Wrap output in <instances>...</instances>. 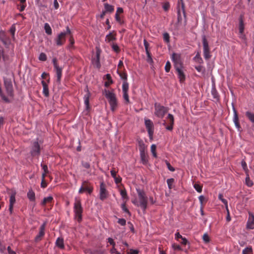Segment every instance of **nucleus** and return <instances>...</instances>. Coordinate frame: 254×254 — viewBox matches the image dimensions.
<instances>
[{
  "label": "nucleus",
  "instance_id": "44",
  "mask_svg": "<svg viewBox=\"0 0 254 254\" xmlns=\"http://www.w3.org/2000/svg\"><path fill=\"white\" fill-rule=\"evenodd\" d=\"M120 194L123 198H127V191L125 190H120Z\"/></svg>",
  "mask_w": 254,
  "mask_h": 254
},
{
  "label": "nucleus",
  "instance_id": "64",
  "mask_svg": "<svg viewBox=\"0 0 254 254\" xmlns=\"http://www.w3.org/2000/svg\"><path fill=\"white\" fill-rule=\"evenodd\" d=\"M111 175L114 179H116V172L114 170H112L111 171Z\"/></svg>",
  "mask_w": 254,
  "mask_h": 254
},
{
  "label": "nucleus",
  "instance_id": "20",
  "mask_svg": "<svg viewBox=\"0 0 254 254\" xmlns=\"http://www.w3.org/2000/svg\"><path fill=\"white\" fill-rule=\"evenodd\" d=\"M234 117H233V122L235 124V125L238 130H240L241 128L240 125L239 123V118L238 115L237 114V112H234Z\"/></svg>",
  "mask_w": 254,
  "mask_h": 254
},
{
  "label": "nucleus",
  "instance_id": "17",
  "mask_svg": "<svg viewBox=\"0 0 254 254\" xmlns=\"http://www.w3.org/2000/svg\"><path fill=\"white\" fill-rule=\"evenodd\" d=\"M177 72L178 77L179 78L180 82H183L186 79V75L183 71V67L176 69Z\"/></svg>",
  "mask_w": 254,
  "mask_h": 254
},
{
  "label": "nucleus",
  "instance_id": "16",
  "mask_svg": "<svg viewBox=\"0 0 254 254\" xmlns=\"http://www.w3.org/2000/svg\"><path fill=\"white\" fill-rule=\"evenodd\" d=\"M85 90L86 91V93L84 95L83 99L85 108L86 110H88L89 108V98L91 96V94L88 91L87 88H86Z\"/></svg>",
  "mask_w": 254,
  "mask_h": 254
},
{
  "label": "nucleus",
  "instance_id": "14",
  "mask_svg": "<svg viewBox=\"0 0 254 254\" xmlns=\"http://www.w3.org/2000/svg\"><path fill=\"white\" fill-rule=\"evenodd\" d=\"M54 70L56 73V82L58 83H60L61 77L62 76L63 67L55 65V68H54Z\"/></svg>",
  "mask_w": 254,
  "mask_h": 254
},
{
  "label": "nucleus",
  "instance_id": "39",
  "mask_svg": "<svg viewBox=\"0 0 254 254\" xmlns=\"http://www.w3.org/2000/svg\"><path fill=\"white\" fill-rule=\"evenodd\" d=\"M195 68L199 72L204 73L205 72V69L202 65L195 66Z\"/></svg>",
  "mask_w": 254,
  "mask_h": 254
},
{
  "label": "nucleus",
  "instance_id": "42",
  "mask_svg": "<svg viewBox=\"0 0 254 254\" xmlns=\"http://www.w3.org/2000/svg\"><path fill=\"white\" fill-rule=\"evenodd\" d=\"M252 252V249L251 247H247L243 250V254H249Z\"/></svg>",
  "mask_w": 254,
  "mask_h": 254
},
{
  "label": "nucleus",
  "instance_id": "24",
  "mask_svg": "<svg viewBox=\"0 0 254 254\" xmlns=\"http://www.w3.org/2000/svg\"><path fill=\"white\" fill-rule=\"evenodd\" d=\"M104 8H105V11L106 12H112L114 10V7L113 6L106 3L104 4Z\"/></svg>",
  "mask_w": 254,
  "mask_h": 254
},
{
  "label": "nucleus",
  "instance_id": "10",
  "mask_svg": "<svg viewBox=\"0 0 254 254\" xmlns=\"http://www.w3.org/2000/svg\"><path fill=\"white\" fill-rule=\"evenodd\" d=\"M4 85L5 88L7 93L11 96L13 93V85L12 83L11 80L9 78H4Z\"/></svg>",
  "mask_w": 254,
  "mask_h": 254
},
{
  "label": "nucleus",
  "instance_id": "4",
  "mask_svg": "<svg viewBox=\"0 0 254 254\" xmlns=\"http://www.w3.org/2000/svg\"><path fill=\"white\" fill-rule=\"evenodd\" d=\"M71 34V31L69 27H66V30L61 32L58 34L57 37L55 39V41L58 46H62L65 41V36L68 34Z\"/></svg>",
  "mask_w": 254,
  "mask_h": 254
},
{
  "label": "nucleus",
  "instance_id": "33",
  "mask_svg": "<svg viewBox=\"0 0 254 254\" xmlns=\"http://www.w3.org/2000/svg\"><path fill=\"white\" fill-rule=\"evenodd\" d=\"M245 182H246V185L248 187H252L253 185V182L250 179L249 175L248 174L247 175V177L246 178Z\"/></svg>",
  "mask_w": 254,
  "mask_h": 254
},
{
  "label": "nucleus",
  "instance_id": "21",
  "mask_svg": "<svg viewBox=\"0 0 254 254\" xmlns=\"http://www.w3.org/2000/svg\"><path fill=\"white\" fill-rule=\"evenodd\" d=\"M239 22V32L241 35L242 38H244L245 37V36L243 35V33L244 30V25L242 16H241L240 18Z\"/></svg>",
  "mask_w": 254,
  "mask_h": 254
},
{
  "label": "nucleus",
  "instance_id": "49",
  "mask_svg": "<svg viewBox=\"0 0 254 254\" xmlns=\"http://www.w3.org/2000/svg\"><path fill=\"white\" fill-rule=\"evenodd\" d=\"M171 66V65L169 61H168L166 63V64L165 66V70L166 72H168L170 71Z\"/></svg>",
  "mask_w": 254,
  "mask_h": 254
},
{
  "label": "nucleus",
  "instance_id": "30",
  "mask_svg": "<svg viewBox=\"0 0 254 254\" xmlns=\"http://www.w3.org/2000/svg\"><path fill=\"white\" fill-rule=\"evenodd\" d=\"M44 29L45 32L48 35H51L52 33V30L50 26V25L48 23H46L44 24Z\"/></svg>",
  "mask_w": 254,
  "mask_h": 254
},
{
  "label": "nucleus",
  "instance_id": "55",
  "mask_svg": "<svg viewBox=\"0 0 254 254\" xmlns=\"http://www.w3.org/2000/svg\"><path fill=\"white\" fill-rule=\"evenodd\" d=\"M166 163L168 169L170 171H171L172 172H174L175 171L174 168L173 167L168 161H166Z\"/></svg>",
  "mask_w": 254,
  "mask_h": 254
},
{
  "label": "nucleus",
  "instance_id": "43",
  "mask_svg": "<svg viewBox=\"0 0 254 254\" xmlns=\"http://www.w3.org/2000/svg\"><path fill=\"white\" fill-rule=\"evenodd\" d=\"M112 48L113 50L115 52H116L117 53H119V52H120V48H119V47L118 46V45L117 44H113L112 45Z\"/></svg>",
  "mask_w": 254,
  "mask_h": 254
},
{
  "label": "nucleus",
  "instance_id": "51",
  "mask_svg": "<svg viewBox=\"0 0 254 254\" xmlns=\"http://www.w3.org/2000/svg\"><path fill=\"white\" fill-rule=\"evenodd\" d=\"M202 239L204 242H205V243H208L209 242V236L206 233L204 234L203 235Z\"/></svg>",
  "mask_w": 254,
  "mask_h": 254
},
{
  "label": "nucleus",
  "instance_id": "48",
  "mask_svg": "<svg viewBox=\"0 0 254 254\" xmlns=\"http://www.w3.org/2000/svg\"><path fill=\"white\" fill-rule=\"evenodd\" d=\"M69 45L68 46V48L69 49H70V48H73V45H74V40L73 38V37L72 36H71L69 39Z\"/></svg>",
  "mask_w": 254,
  "mask_h": 254
},
{
  "label": "nucleus",
  "instance_id": "54",
  "mask_svg": "<svg viewBox=\"0 0 254 254\" xmlns=\"http://www.w3.org/2000/svg\"><path fill=\"white\" fill-rule=\"evenodd\" d=\"M118 222L119 224H120L122 226H124L126 225V221L125 219L121 218V219H119Z\"/></svg>",
  "mask_w": 254,
  "mask_h": 254
},
{
  "label": "nucleus",
  "instance_id": "61",
  "mask_svg": "<svg viewBox=\"0 0 254 254\" xmlns=\"http://www.w3.org/2000/svg\"><path fill=\"white\" fill-rule=\"evenodd\" d=\"M172 247L174 250H181V248L179 245L173 244Z\"/></svg>",
  "mask_w": 254,
  "mask_h": 254
},
{
  "label": "nucleus",
  "instance_id": "47",
  "mask_svg": "<svg viewBox=\"0 0 254 254\" xmlns=\"http://www.w3.org/2000/svg\"><path fill=\"white\" fill-rule=\"evenodd\" d=\"M123 98L127 103L129 102L128 92H123Z\"/></svg>",
  "mask_w": 254,
  "mask_h": 254
},
{
  "label": "nucleus",
  "instance_id": "58",
  "mask_svg": "<svg viewBox=\"0 0 254 254\" xmlns=\"http://www.w3.org/2000/svg\"><path fill=\"white\" fill-rule=\"evenodd\" d=\"M108 242L113 247L115 246V243L114 242L113 239L111 238H109L108 239Z\"/></svg>",
  "mask_w": 254,
  "mask_h": 254
},
{
  "label": "nucleus",
  "instance_id": "2",
  "mask_svg": "<svg viewBox=\"0 0 254 254\" xmlns=\"http://www.w3.org/2000/svg\"><path fill=\"white\" fill-rule=\"evenodd\" d=\"M104 94L110 103L111 109L112 111H114L116 109L118 106L117 100L115 94L112 91L105 90Z\"/></svg>",
  "mask_w": 254,
  "mask_h": 254
},
{
  "label": "nucleus",
  "instance_id": "53",
  "mask_svg": "<svg viewBox=\"0 0 254 254\" xmlns=\"http://www.w3.org/2000/svg\"><path fill=\"white\" fill-rule=\"evenodd\" d=\"M174 180L173 179H169L167 180V183L169 189L171 188V186L174 183Z\"/></svg>",
  "mask_w": 254,
  "mask_h": 254
},
{
  "label": "nucleus",
  "instance_id": "38",
  "mask_svg": "<svg viewBox=\"0 0 254 254\" xmlns=\"http://www.w3.org/2000/svg\"><path fill=\"white\" fill-rule=\"evenodd\" d=\"M211 94H212L214 99H216V100H218V97H219L218 93L215 88L212 89Z\"/></svg>",
  "mask_w": 254,
  "mask_h": 254
},
{
  "label": "nucleus",
  "instance_id": "36",
  "mask_svg": "<svg viewBox=\"0 0 254 254\" xmlns=\"http://www.w3.org/2000/svg\"><path fill=\"white\" fill-rule=\"evenodd\" d=\"M156 146L155 144H152L151 146V152L153 155V156L156 158L157 157V154L156 152Z\"/></svg>",
  "mask_w": 254,
  "mask_h": 254
},
{
  "label": "nucleus",
  "instance_id": "31",
  "mask_svg": "<svg viewBox=\"0 0 254 254\" xmlns=\"http://www.w3.org/2000/svg\"><path fill=\"white\" fill-rule=\"evenodd\" d=\"M15 195L16 192L15 191L12 192L11 194L9 199V205H13V204L15 202Z\"/></svg>",
  "mask_w": 254,
  "mask_h": 254
},
{
  "label": "nucleus",
  "instance_id": "41",
  "mask_svg": "<svg viewBox=\"0 0 254 254\" xmlns=\"http://www.w3.org/2000/svg\"><path fill=\"white\" fill-rule=\"evenodd\" d=\"M193 187L197 192H201L202 191V187L199 185L197 184H194Z\"/></svg>",
  "mask_w": 254,
  "mask_h": 254
},
{
  "label": "nucleus",
  "instance_id": "7",
  "mask_svg": "<svg viewBox=\"0 0 254 254\" xmlns=\"http://www.w3.org/2000/svg\"><path fill=\"white\" fill-rule=\"evenodd\" d=\"M41 147L38 141L32 142L31 147L30 154L31 156H39L40 154Z\"/></svg>",
  "mask_w": 254,
  "mask_h": 254
},
{
  "label": "nucleus",
  "instance_id": "15",
  "mask_svg": "<svg viewBox=\"0 0 254 254\" xmlns=\"http://www.w3.org/2000/svg\"><path fill=\"white\" fill-rule=\"evenodd\" d=\"M100 52L99 50L96 51V57L94 58L92 62L93 65L97 68H100L101 66L100 63Z\"/></svg>",
  "mask_w": 254,
  "mask_h": 254
},
{
  "label": "nucleus",
  "instance_id": "63",
  "mask_svg": "<svg viewBox=\"0 0 254 254\" xmlns=\"http://www.w3.org/2000/svg\"><path fill=\"white\" fill-rule=\"evenodd\" d=\"M7 251L9 254H16V253L12 251L9 246L7 247Z\"/></svg>",
  "mask_w": 254,
  "mask_h": 254
},
{
  "label": "nucleus",
  "instance_id": "19",
  "mask_svg": "<svg viewBox=\"0 0 254 254\" xmlns=\"http://www.w3.org/2000/svg\"><path fill=\"white\" fill-rule=\"evenodd\" d=\"M45 225L43 224L40 227V230L39 232L38 235L35 237V241H39L41 240V238L45 234Z\"/></svg>",
  "mask_w": 254,
  "mask_h": 254
},
{
  "label": "nucleus",
  "instance_id": "5",
  "mask_svg": "<svg viewBox=\"0 0 254 254\" xmlns=\"http://www.w3.org/2000/svg\"><path fill=\"white\" fill-rule=\"evenodd\" d=\"M203 53L204 58L205 60H208L211 57L210 54V49L207 41L206 38L204 35L202 36Z\"/></svg>",
  "mask_w": 254,
  "mask_h": 254
},
{
  "label": "nucleus",
  "instance_id": "13",
  "mask_svg": "<svg viewBox=\"0 0 254 254\" xmlns=\"http://www.w3.org/2000/svg\"><path fill=\"white\" fill-rule=\"evenodd\" d=\"M0 40L6 47H8L10 44V39L7 37L4 31H0Z\"/></svg>",
  "mask_w": 254,
  "mask_h": 254
},
{
  "label": "nucleus",
  "instance_id": "59",
  "mask_svg": "<svg viewBox=\"0 0 254 254\" xmlns=\"http://www.w3.org/2000/svg\"><path fill=\"white\" fill-rule=\"evenodd\" d=\"M138 253L139 251L138 250L130 249V253H128L127 254H138Z\"/></svg>",
  "mask_w": 254,
  "mask_h": 254
},
{
  "label": "nucleus",
  "instance_id": "45",
  "mask_svg": "<svg viewBox=\"0 0 254 254\" xmlns=\"http://www.w3.org/2000/svg\"><path fill=\"white\" fill-rule=\"evenodd\" d=\"M194 60H195L196 62H197L199 63H201L202 62V59L200 57L199 53H197L195 55V56L194 57Z\"/></svg>",
  "mask_w": 254,
  "mask_h": 254
},
{
  "label": "nucleus",
  "instance_id": "11",
  "mask_svg": "<svg viewBox=\"0 0 254 254\" xmlns=\"http://www.w3.org/2000/svg\"><path fill=\"white\" fill-rule=\"evenodd\" d=\"M166 124H168L169 125L166 127V128L169 130H172L173 128L174 125V117L173 116L170 114H169L167 116V121H164L163 125L165 126Z\"/></svg>",
  "mask_w": 254,
  "mask_h": 254
},
{
  "label": "nucleus",
  "instance_id": "18",
  "mask_svg": "<svg viewBox=\"0 0 254 254\" xmlns=\"http://www.w3.org/2000/svg\"><path fill=\"white\" fill-rule=\"evenodd\" d=\"M82 186L84 191H87L90 194L93 191V187L87 181H84L82 183Z\"/></svg>",
  "mask_w": 254,
  "mask_h": 254
},
{
  "label": "nucleus",
  "instance_id": "12",
  "mask_svg": "<svg viewBox=\"0 0 254 254\" xmlns=\"http://www.w3.org/2000/svg\"><path fill=\"white\" fill-rule=\"evenodd\" d=\"M246 227L248 229L253 230L254 229V214L251 212H249V217Z\"/></svg>",
  "mask_w": 254,
  "mask_h": 254
},
{
  "label": "nucleus",
  "instance_id": "50",
  "mask_svg": "<svg viewBox=\"0 0 254 254\" xmlns=\"http://www.w3.org/2000/svg\"><path fill=\"white\" fill-rule=\"evenodd\" d=\"M121 208L122 209V210L127 213V214H128L129 215H130V213L129 211V210H128V209L127 208L126 206V204L124 203H123L121 205Z\"/></svg>",
  "mask_w": 254,
  "mask_h": 254
},
{
  "label": "nucleus",
  "instance_id": "22",
  "mask_svg": "<svg viewBox=\"0 0 254 254\" xmlns=\"http://www.w3.org/2000/svg\"><path fill=\"white\" fill-rule=\"evenodd\" d=\"M56 246L60 249L64 248V240L61 238H58L56 242Z\"/></svg>",
  "mask_w": 254,
  "mask_h": 254
},
{
  "label": "nucleus",
  "instance_id": "40",
  "mask_svg": "<svg viewBox=\"0 0 254 254\" xmlns=\"http://www.w3.org/2000/svg\"><path fill=\"white\" fill-rule=\"evenodd\" d=\"M39 60L41 61H45L47 60V56L44 53H41L39 56Z\"/></svg>",
  "mask_w": 254,
  "mask_h": 254
},
{
  "label": "nucleus",
  "instance_id": "29",
  "mask_svg": "<svg viewBox=\"0 0 254 254\" xmlns=\"http://www.w3.org/2000/svg\"><path fill=\"white\" fill-rule=\"evenodd\" d=\"M139 150V152L145 151L146 146L144 143L143 141L141 140L138 141Z\"/></svg>",
  "mask_w": 254,
  "mask_h": 254
},
{
  "label": "nucleus",
  "instance_id": "27",
  "mask_svg": "<svg viewBox=\"0 0 254 254\" xmlns=\"http://www.w3.org/2000/svg\"><path fill=\"white\" fill-rule=\"evenodd\" d=\"M140 156L141 161L143 163V164H146L148 161V159L145 151L140 152Z\"/></svg>",
  "mask_w": 254,
  "mask_h": 254
},
{
  "label": "nucleus",
  "instance_id": "52",
  "mask_svg": "<svg viewBox=\"0 0 254 254\" xmlns=\"http://www.w3.org/2000/svg\"><path fill=\"white\" fill-rule=\"evenodd\" d=\"M15 30H16L15 27V26H14V25H13L10 27V33H11V34H12V37H13V38H14V33H15Z\"/></svg>",
  "mask_w": 254,
  "mask_h": 254
},
{
  "label": "nucleus",
  "instance_id": "25",
  "mask_svg": "<svg viewBox=\"0 0 254 254\" xmlns=\"http://www.w3.org/2000/svg\"><path fill=\"white\" fill-rule=\"evenodd\" d=\"M53 199V198L52 196H49L48 197H45L41 202V205H45L47 203H51Z\"/></svg>",
  "mask_w": 254,
  "mask_h": 254
},
{
  "label": "nucleus",
  "instance_id": "1",
  "mask_svg": "<svg viewBox=\"0 0 254 254\" xmlns=\"http://www.w3.org/2000/svg\"><path fill=\"white\" fill-rule=\"evenodd\" d=\"M136 191L138 194V199L135 198L131 200L132 203L141 208L144 211L147 205V197L145 192L140 189H137Z\"/></svg>",
  "mask_w": 254,
  "mask_h": 254
},
{
  "label": "nucleus",
  "instance_id": "6",
  "mask_svg": "<svg viewBox=\"0 0 254 254\" xmlns=\"http://www.w3.org/2000/svg\"><path fill=\"white\" fill-rule=\"evenodd\" d=\"M171 60L174 63L175 69L183 67V63L179 54L173 53L171 57Z\"/></svg>",
  "mask_w": 254,
  "mask_h": 254
},
{
  "label": "nucleus",
  "instance_id": "60",
  "mask_svg": "<svg viewBox=\"0 0 254 254\" xmlns=\"http://www.w3.org/2000/svg\"><path fill=\"white\" fill-rule=\"evenodd\" d=\"M54 6L55 9H57L59 7V4L57 0H54Z\"/></svg>",
  "mask_w": 254,
  "mask_h": 254
},
{
  "label": "nucleus",
  "instance_id": "28",
  "mask_svg": "<svg viewBox=\"0 0 254 254\" xmlns=\"http://www.w3.org/2000/svg\"><path fill=\"white\" fill-rule=\"evenodd\" d=\"M41 166L42 167V169L43 170V173H42V177L43 178V181H44L46 174L48 173V166L46 165L43 164L42 163H41Z\"/></svg>",
  "mask_w": 254,
  "mask_h": 254
},
{
  "label": "nucleus",
  "instance_id": "32",
  "mask_svg": "<svg viewBox=\"0 0 254 254\" xmlns=\"http://www.w3.org/2000/svg\"><path fill=\"white\" fill-rule=\"evenodd\" d=\"M129 85L127 81H123L122 84L123 92H128Z\"/></svg>",
  "mask_w": 254,
  "mask_h": 254
},
{
  "label": "nucleus",
  "instance_id": "46",
  "mask_svg": "<svg viewBox=\"0 0 254 254\" xmlns=\"http://www.w3.org/2000/svg\"><path fill=\"white\" fill-rule=\"evenodd\" d=\"M119 76L120 78L123 80V81H127V75L125 73H119Z\"/></svg>",
  "mask_w": 254,
  "mask_h": 254
},
{
  "label": "nucleus",
  "instance_id": "34",
  "mask_svg": "<svg viewBox=\"0 0 254 254\" xmlns=\"http://www.w3.org/2000/svg\"><path fill=\"white\" fill-rule=\"evenodd\" d=\"M246 116L254 124V112H246Z\"/></svg>",
  "mask_w": 254,
  "mask_h": 254
},
{
  "label": "nucleus",
  "instance_id": "23",
  "mask_svg": "<svg viewBox=\"0 0 254 254\" xmlns=\"http://www.w3.org/2000/svg\"><path fill=\"white\" fill-rule=\"evenodd\" d=\"M27 197L31 201H34L35 200V195L34 192L32 190H29L27 192Z\"/></svg>",
  "mask_w": 254,
  "mask_h": 254
},
{
  "label": "nucleus",
  "instance_id": "57",
  "mask_svg": "<svg viewBox=\"0 0 254 254\" xmlns=\"http://www.w3.org/2000/svg\"><path fill=\"white\" fill-rule=\"evenodd\" d=\"M82 165L83 166V167L86 168V169H88L90 168V164L88 162H82Z\"/></svg>",
  "mask_w": 254,
  "mask_h": 254
},
{
  "label": "nucleus",
  "instance_id": "8",
  "mask_svg": "<svg viewBox=\"0 0 254 254\" xmlns=\"http://www.w3.org/2000/svg\"><path fill=\"white\" fill-rule=\"evenodd\" d=\"M144 123L145 127L148 131L150 139H152L154 133V125L153 122L149 119L145 118Z\"/></svg>",
  "mask_w": 254,
  "mask_h": 254
},
{
  "label": "nucleus",
  "instance_id": "37",
  "mask_svg": "<svg viewBox=\"0 0 254 254\" xmlns=\"http://www.w3.org/2000/svg\"><path fill=\"white\" fill-rule=\"evenodd\" d=\"M163 40L166 43L170 42V36L168 33L165 32L163 34Z\"/></svg>",
  "mask_w": 254,
  "mask_h": 254
},
{
  "label": "nucleus",
  "instance_id": "3",
  "mask_svg": "<svg viewBox=\"0 0 254 254\" xmlns=\"http://www.w3.org/2000/svg\"><path fill=\"white\" fill-rule=\"evenodd\" d=\"M74 213L75 218L77 221L80 222L82 220V213L83 211L81 201L79 198H75L74 203Z\"/></svg>",
  "mask_w": 254,
  "mask_h": 254
},
{
  "label": "nucleus",
  "instance_id": "35",
  "mask_svg": "<svg viewBox=\"0 0 254 254\" xmlns=\"http://www.w3.org/2000/svg\"><path fill=\"white\" fill-rule=\"evenodd\" d=\"M218 198L220 199L226 206V208L228 207V202L226 199L223 198V195L222 194L220 193L218 195Z\"/></svg>",
  "mask_w": 254,
  "mask_h": 254
},
{
  "label": "nucleus",
  "instance_id": "56",
  "mask_svg": "<svg viewBox=\"0 0 254 254\" xmlns=\"http://www.w3.org/2000/svg\"><path fill=\"white\" fill-rule=\"evenodd\" d=\"M43 88V93L44 94V95L46 96L47 97L49 95L48 87V86H47V87H44Z\"/></svg>",
  "mask_w": 254,
  "mask_h": 254
},
{
  "label": "nucleus",
  "instance_id": "9",
  "mask_svg": "<svg viewBox=\"0 0 254 254\" xmlns=\"http://www.w3.org/2000/svg\"><path fill=\"white\" fill-rule=\"evenodd\" d=\"M108 192L106 188V186L104 182L100 183L99 198L101 200H104L108 197Z\"/></svg>",
  "mask_w": 254,
  "mask_h": 254
},
{
  "label": "nucleus",
  "instance_id": "26",
  "mask_svg": "<svg viewBox=\"0 0 254 254\" xmlns=\"http://www.w3.org/2000/svg\"><path fill=\"white\" fill-rule=\"evenodd\" d=\"M105 76L107 81L105 82L104 85L105 87H108L111 84L113 83V81L110 74H107Z\"/></svg>",
  "mask_w": 254,
  "mask_h": 254
},
{
  "label": "nucleus",
  "instance_id": "62",
  "mask_svg": "<svg viewBox=\"0 0 254 254\" xmlns=\"http://www.w3.org/2000/svg\"><path fill=\"white\" fill-rule=\"evenodd\" d=\"M242 166L244 170H245V171H247L248 170L247 164L245 161H243L242 162Z\"/></svg>",
  "mask_w": 254,
  "mask_h": 254
}]
</instances>
